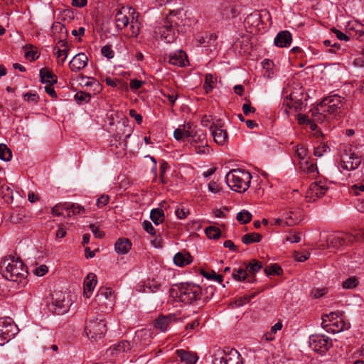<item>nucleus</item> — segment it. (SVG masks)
<instances>
[{
    "label": "nucleus",
    "mask_w": 364,
    "mask_h": 364,
    "mask_svg": "<svg viewBox=\"0 0 364 364\" xmlns=\"http://www.w3.org/2000/svg\"><path fill=\"white\" fill-rule=\"evenodd\" d=\"M202 289L200 286L194 284H181L176 292L178 300L189 304L200 299Z\"/></svg>",
    "instance_id": "nucleus-10"
},
{
    "label": "nucleus",
    "mask_w": 364,
    "mask_h": 364,
    "mask_svg": "<svg viewBox=\"0 0 364 364\" xmlns=\"http://www.w3.org/2000/svg\"><path fill=\"white\" fill-rule=\"evenodd\" d=\"M132 349V346L129 341L124 340L110 346L107 350V355H112L118 358H124L127 355Z\"/></svg>",
    "instance_id": "nucleus-16"
},
{
    "label": "nucleus",
    "mask_w": 364,
    "mask_h": 364,
    "mask_svg": "<svg viewBox=\"0 0 364 364\" xmlns=\"http://www.w3.org/2000/svg\"><path fill=\"white\" fill-rule=\"evenodd\" d=\"M132 248V242L127 238H119L114 244V250L118 255H126Z\"/></svg>",
    "instance_id": "nucleus-27"
},
{
    "label": "nucleus",
    "mask_w": 364,
    "mask_h": 364,
    "mask_svg": "<svg viewBox=\"0 0 364 364\" xmlns=\"http://www.w3.org/2000/svg\"><path fill=\"white\" fill-rule=\"evenodd\" d=\"M261 235L255 232L246 234L242 238V242L245 245H248L253 242H259L261 241Z\"/></svg>",
    "instance_id": "nucleus-37"
},
{
    "label": "nucleus",
    "mask_w": 364,
    "mask_h": 364,
    "mask_svg": "<svg viewBox=\"0 0 364 364\" xmlns=\"http://www.w3.org/2000/svg\"><path fill=\"white\" fill-rule=\"evenodd\" d=\"M187 62V55L182 50L171 52L168 54V63L170 64L179 67H184Z\"/></svg>",
    "instance_id": "nucleus-22"
},
{
    "label": "nucleus",
    "mask_w": 364,
    "mask_h": 364,
    "mask_svg": "<svg viewBox=\"0 0 364 364\" xmlns=\"http://www.w3.org/2000/svg\"><path fill=\"white\" fill-rule=\"evenodd\" d=\"M102 55L107 59H112L114 56V52L109 45L104 46L101 48Z\"/></svg>",
    "instance_id": "nucleus-48"
},
{
    "label": "nucleus",
    "mask_w": 364,
    "mask_h": 364,
    "mask_svg": "<svg viewBox=\"0 0 364 364\" xmlns=\"http://www.w3.org/2000/svg\"><path fill=\"white\" fill-rule=\"evenodd\" d=\"M39 75L41 77V82L43 84L54 85L57 83V76L47 68H41L39 72Z\"/></svg>",
    "instance_id": "nucleus-29"
},
{
    "label": "nucleus",
    "mask_w": 364,
    "mask_h": 364,
    "mask_svg": "<svg viewBox=\"0 0 364 364\" xmlns=\"http://www.w3.org/2000/svg\"><path fill=\"white\" fill-rule=\"evenodd\" d=\"M343 98L338 95H330L317 105L316 112L321 114L323 118L328 115H336L340 112L343 106Z\"/></svg>",
    "instance_id": "nucleus-7"
},
{
    "label": "nucleus",
    "mask_w": 364,
    "mask_h": 364,
    "mask_svg": "<svg viewBox=\"0 0 364 364\" xmlns=\"http://www.w3.org/2000/svg\"><path fill=\"white\" fill-rule=\"evenodd\" d=\"M321 326L327 332L332 333L348 330L350 327V323L340 316L339 312H331L325 315L322 318Z\"/></svg>",
    "instance_id": "nucleus-9"
},
{
    "label": "nucleus",
    "mask_w": 364,
    "mask_h": 364,
    "mask_svg": "<svg viewBox=\"0 0 364 364\" xmlns=\"http://www.w3.org/2000/svg\"><path fill=\"white\" fill-rule=\"evenodd\" d=\"M173 321L174 316L173 315L161 316L155 320L154 326L161 332H166Z\"/></svg>",
    "instance_id": "nucleus-25"
},
{
    "label": "nucleus",
    "mask_w": 364,
    "mask_h": 364,
    "mask_svg": "<svg viewBox=\"0 0 364 364\" xmlns=\"http://www.w3.org/2000/svg\"><path fill=\"white\" fill-rule=\"evenodd\" d=\"M236 218L242 224H246L252 220V214L248 210H242L237 214Z\"/></svg>",
    "instance_id": "nucleus-41"
},
{
    "label": "nucleus",
    "mask_w": 364,
    "mask_h": 364,
    "mask_svg": "<svg viewBox=\"0 0 364 364\" xmlns=\"http://www.w3.org/2000/svg\"><path fill=\"white\" fill-rule=\"evenodd\" d=\"M297 120H298V123L300 124V125H306L307 126L310 122L311 121H312L311 119H309V117L305 114H298L297 116Z\"/></svg>",
    "instance_id": "nucleus-60"
},
{
    "label": "nucleus",
    "mask_w": 364,
    "mask_h": 364,
    "mask_svg": "<svg viewBox=\"0 0 364 364\" xmlns=\"http://www.w3.org/2000/svg\"><path fill=\"white\" fill-rule=\"evenodd\" d=\"M205 232L210 239H218L220 237L221 232L219 228L215 226H209L205 228Z\"/></svg>",
    "instance_id": "nucleus-42"
},
{
    "label": "nucleus",
    "mask_w": 364,
    "mask_h": 364,
    "mask_svg": "<svg viewBox=\"0 0 364 364\" xmlns=\"http://www.w3.org/2000/svg\"><path fill=\"white\" fill-rule=\"evenodd\" d=\"M295 154L299 162L306 160L309 158L307 149L302 145H298L295 149Z\"/></svg>",
    "instance_id": "nucleus-39"
},
{
    "label": "nucleus",
    "mask_w": 364,
    "mask_h": 364,
    "mask_svg": "<svg viewBox=\"0 0 364 364\" xmlns=\"http://www.w3.org/2000/svg\"><path fill=\"white\" fill-rule=\"evenodd\" d=\"M364 241V229L354 233L338 232L327 237L326 247L332 250H340L353 244L355 241Z\"/></svg>",
    "instance_id": "nucleus-5"
},
{
    "label": "nucleus",
    "mask_w": 364,
    "mask_h": 364,
    "mask_svg": "<svg viewBox=\"0 0 364 364\" xmlns=\"http://www.w3.org/2000/svg\"><path fill=\"white\" fill-rule=\"evenodd\" d=\"M53 306L56 314L63 315L68 311L70 301L64 293L58 291L53 295Z\"/></svg>",
    "instance_id": "nucleus-14"
},
{
    "label": "nucleus",
    "mask_w": 364,
    "mask_h": 364,
    "mask_svg": "<svg viewBox=\"0 0 364 364\" xmlns=\"http://www.w3.org/2000/svg\"><path fill=\"white\" fill-rule=\"evenodd\" d=\"M195 151L198 154H208L210 153V149L208 148V143L206 144H198L193 146Z\"/></svg>",
    "instance_id": "nucleus-50"
},
{
    "label": "nucleus",
    "mask_w": 364,
    "mask_h": 364,
    "mask_svg": "<svg viewBox=\"0 0 364 364\" xmlns=\"http://www.w3.org/2000/svg\"><path fill=\"white\" fill-rule=\"evenodd\" d=\"M327 189L326 182L320 181L312 183L306 192V198L309 202L315 201L317 198L322 197Z\"/></svg>",
    "instance_id": "nucleus-15"
},
{
    "label": "nucleus",
    "mask_w": 364,
    "mask_h": 364,
    "mask_svg": "<svg viewBox=\"0 0 364 364\" xmlns=\"http://www.w3.org/2000/svg\"><path fill=\"white\" fill-rule=\"evenodd\" d=\"M283 327L282 323L281 321L277 322L274 326H272L270 331L265 334L263 335L262 339L266 341H272L275 339L274 335L279 331L282 330Z\"/></svg>",
    "instance_id": "nucleus-33"
},
{
    "label": "nucleus",
    "mask_w": 364,
    "mask_h": 364,
    "mask_svg": "<svg viewBox=\"0 0 364 364\" xmlns=\"http://www.w3.org/2000/svg\"><path fill=\"white\" fill-rule=\"evenodd\" d=\"M286 240L291 243H298L301 241L300 233L290 234L288 237H287Z\"/></svg>",
    "instance_id": "nucleus-64"
},
{
    "label": "nucleus",
    "mask_w": 364,
    "mask_h": 364,
    "mask_svg": "<svg viewBox=\"0 0 364 364\" xmlns=\"http://www.w3.org/2000/svg\"><path fill=\"white\" fill-rule=\"evenodd\" d=\"M217 36L215 33H206L205 36H198L196 38L198 46L204 45L208 47H215L217 44Z\"/></svg>",
    "instance_id": "nucleus-26"
},
{
    "label": "nucleus",
    "mask_w": 364,
    "mask_h": 364,
    "mask_svg": "<svg viewBox=\"0 0 364 364\" xmlns=\"http://www.w3.org/2000/svg\"><path fill=\"white\" fill-rule=\"evenodd\" d=\"M90 229L97 238H102L105 234L102 231H101L97 226H96L95 224H91L90 225Z\"/></svg>",
    "instance_id": "nucleus-61"
},
{
    "label": "nucleus",
    "mask_w": 364,
    "mask_h": 364,
    "mask_svg": "<svg viewBox=\"0 0 364 364\" xmlns=\"http://www.w3.org/2000/svg\"><path fill=\"white\" fill-rule=\"evenodd\" d=\"M215 82L216 77H214L213 75L208 74L205 75L203 89L205 90L206 93H209L213 90Z\"/></svg>",
    "instance_id": "nucleus-38"
},
{
    "label": "nucleus",
    "mask_w": 364,
    "mask_h": 364,
    "mask_svg": "<svg viewBox=\"0 0 364 364\" xmlns=\"http://www.w3.org/2000/svg\"><path fill=\"white\" fill-rule=\"evenodd\" d=\"M213 364H243L242 358L237 350H230L229 352L221 353L215 355Z\"/></svg>",
    "instance_id": "nucleus-13"
},
{
    "label": "nucleus",
    "mask_w": 364,
    "mask_h": 364,
    "mask_svg": "<svg viewBox=\"0 0 364 364\" xmlns=\"http://www.w3.org/2000/svg\"><path fill=\"white\" fill-rule=\"evenodd\" d=\"M24 100L28 102L37 103L38 101V96L36 93L27 92L23 95Z\"/></svg>",
    "instance_id": "nucleus-62"
},
{
    "label": "nucleus",
    "mask_w": 364,
    "mask_h": 364,
    "mask_svg": "<svg viewBox=\"0 0 364 364\" xmlns=\"http://www.w3.org/2000/svg\"><path fill=\"white\" fill-rule=\"evenodd\" d=\"M142 226H143L144 230L147 233H149V234H150L151 235H156V230L153 227V225L151 223V222L147 221V220H144L143 222V223H142Z\"/></svg>",
    "instance_id": "nucleus-56"
},
{
    "label": "nucleus",
    "mask_w": 364,
    "mask_h": 364,
    "mask_svg": "<svg viewBox=\"0 0 364 364\" xmlns=\"http://www.w3.org/2000/svg\"><path fill=\"white\" fill-rule=\"evenodd\" d=\"M284 223L287 226L299 224L304 218L303 210L300 208L291 207L284 213Z\"/></svg>",
    "instance_id": "nucleus-17"
},
{
    "label": "nucleus",
    "mask_w": 364,
    "mask_h": 364,
    "mask_svg": "<svg viewBox=\"0 0 364 364\" xmlns=\"http://www.w3.org/2000/svg\"><path fill=\"white\" fill-rule=\"evenodd\" d=\"M363 192H364V184L363 183L354 184L350 188V193L351 194L358 196Z\"/></svg>",
    "instance_id": "nucleus-51"
},
{
    "label": "nucleus",
    "mask_w": 364,
    "mask_h": 364,
    "mask_svg": "<svg viewBox=\"0 0 364 364\" xmlns=\"http://www.w3.org/2000/svg\"><path fill=\"white\" fill-rule=\"evenodd\" d=\"M48 267L45 264H42V265H40L39 267H37L34 269L33 272L36 276L42 277V276L45 275L48 272Z\"/></svg>",
    "instance_id": "nucleus-59"
},
{
    "label": "nucleus",
    "mask_w": 364,
    "mask_h": 364,
    "mask_svg": "<svg viewBox=\"0 0 364 364\" xmlns=\"http://www.w3.org/2000/svg\"><path fill=\"white\" fill-rule=\"evenodd\" d=\"M129 15L124 14L122 10H118L114 15L115 28L119 31L130 24L132 37H136L140 33L141 23L139 22V13L135 9L129 7Z\"/></svg>",
    "instance_id": "nucleus-4"
},
{
    "label": "nucleus",
    "mask_w": 364,
    "mask_h": 364,
    "mask_svg": "<svg viewBox=\"0 0 364 364\" xmlns=\"http://www.w3.org/2000/svg\"><path fill=\"white\" fill-rule=\"evenodd\" d=\"M208 191L213 193H218L221 191V188L215 181H210L208 185Z\"/></svg>",
    "instance_id": "nucleus-63"
},
{
    "label": "nucleus",
    "mask_w": 364,
    "mask_h": 364,
    "mask_svg": "<svg viewBox=\"0 0 364 364\" xmlns=\"http://www.w3.org/2000/svg\"><path fill=\"white\" fill-rule=\"evenodd\" d=\"M174 139L177 141L186 140L193 147L198 144H206V134L203 130L188 122L174 130Z\"/></svg>",
    "instance_id": "nucleus-3"
},
{
    "label": "nucleus",
    "mask_w": 364,
    "mask_h": 364,
    "mask_svg": "<svg viewBox=\"0 0 364 364\" xmlns=\"http://www.w3.org/2000/svg\"><path fill=\"white\" fill-rule=\"evenodd\" d=\"M109 201V196L108 195H102L96 202L97 208H102L105 207Z\"/></svg>",
    "instance_id": "nucleus-55"
},
{
    "label": "nucleus",
    "mask_w": 364,
    "mask_h": 364,
    "mask_svg": "<svg viewBox=\"0 0 364 364\" xmlns=\"http://www.w3.org/2000/svg\"><path fill=\"white\" fill-rule=\"evenodd\" d=\"M350 262L353 268L358 267V265L364 264V253L363 251L359 250L354 252L350 257Z\"/></svg>",
    "instance_id": "nucleus-35"
},
{
    "label": "nucleus",
    "mask_w": 364,
    "mask_h": 364,
    "mask_svg": "<svg viewBox=\"0 0 364 364\" xmlns=\"http://www.w3.org/2000/svg\"><path fill=\"white\" fill-rule=\"evenodd\" d=\"M174 264L178 267H183L191 263V256L187 252H178L173 257Z\"/></svg>",
    "instance_id": "nucleus-31"
},
{
    "label": "nucleus",
    "mask_w": 364,
    "mask_h": 364,
    "mask_svg": "<svg viewBox=\"0 0 364 364\" xmlns=\"http://www.w3.org/2000/svg\"><path fill=\"white\" fill-rule=\"evenodd\" d=\"M291 42V35L289 31L279 32L274 38V44L281 48L288 47Z\"/></svg>",
    "instance_id": "nucleus-28"
},
{
    "label": "nucleus",
    "mask_w": 364,
    "mask_h": 364,
    "mask_svg": "<svg viewBox=\"0 0 364 364\" xmlns=\"http://www.w3.org/2000/svg\"><path fill=\"white\" fill-rule=\"evenodd\" d=\"M312 121L307 125V127L311 129V131H315L317 129V125L316 122H322L323 120V117L318 114L317 112L312 113Z\"/></svg>",
    "instance_id": "nucleus-45"
},
{
    "label": "nucleus",
    "mask_w": 364,
    "mask_h": 364,
    "mask_svg": "<svg viewBox=\"0 0 364 364\" xmlns=\"http://www.w3.org/2000/svg\"><path fill=\"white\" fill-rule=\"evenodd\" d=\"M0 269L6 279L21 284L23 286L26 284L28 270L19 258L4 259L0 265Z\"/></svg>",
    "instance_id": "nucleus-1"
},
{
    "label": "nucleus",
    "mask_w": 364,
    "mask_h": 364,
    "mask_svg": "<svg viewBox=\"0 0 364 364\" xmlns=\"http://www.w3.org/2000/svg\"><path fill=\"white\" fill-rule=\"evenodd\" d=\"M85 330L87 337L92 341H97L102 338L107 330L104 315L98 314L90 318Z\"/></svg>",
    "instance_id": "nucleus-8"
},
{
    "label": "nucleus",
    "mask_w": 364,
    "mask_h": 364,
    "mask_svg": "<svg viewBox=\"0 0 364 364\" xmlns=\"http://www.w3.org/2000/svg\"><path fill=\"white\" fill-rule=\"evenodd\" d=\"M232 276L235 280L245 281L248 277L247 269L238 268L234 269Z\"/></svg>",
    "instance_id": "nucleus-43"
},
{
    "label": "nucleus",
    "mask_w": 364,
    "mask_h": 364,
    "mask_svg": "<svg viewBox=\"0 0 364 364\" xmlns=\"http://www.w3.org/2000/svg\"><path fill=\"white\" fill-rule=\"evenodd\" d=\"M299 167L302 171L306 173H314L318 172L316 164L313 162L312 159L309 157L304 161L299 162Z\"/></svg>",
    "instance_id": "nucleus-32"
},
{
    "label": "nucleus",
    "mask_w": 364,
    "mask_h": 364,
    "mask_svg": "<svg viewBox=\"0 0 364 364\" xmlns=\"http://www.w3.org/2000/svg\"><path fill=\"white\" fill-rule=\"evenodd\" d=\"M90 98H91V96L90 94H87V93H85L83 92H77L75 95V100L78 103H82L83 102H88L90 101Z\"/></svg>",
    "instance_id": "nucleus-49"
},
{
    "label": "nucleus",
    "mask_w": 364,
    "mask_h": 364,
    "mask_svg": "<svg viewBox=\"0 0 364 364\" xmlns=\"http://www.w3.org/2000/svg\"><path fill=\"white\" fill-rule=\"evenodd\" d=\"M183 14L181 11H171L160 23L156 30L161 38L166 43H170L176 39V28L182 22Z\"/></svg>",
    "instance_id": "nucleus-2"
},
{
    "label": "nucleus",
    "mask_w": 364,
    "mask_h": 364,
    "mask_svg": "<svg viewBox=\"0 0 364 364\" xmlns=\"http://www.w3.org/2000/svg\"><path fill=\"white\" fill-rule=\"evenodd\" d=\"M88 62L87 55L83 53L76 54L70 61L69 68L73 72H79L85 68Z\"/></svg>",
    "instance_id": "nucleus-20"
},
{
    "label": "nucleus",
    "mask_w": 364,
    "mask_h": 364,
    "mask_svg": "<svg viewBox=\"0 0 364 364\" xmlns=\"http://www.w3.org/2000/svg\"><path fill=\"white\" fill-rule=\"evenodd\" d=\"M115 296L109 288H101L92 302V306L97 305L101 312L111 311L114 305Z\"/></svg>",
    "instance_id": "nucleus-11"
},
{
    "label": "nucleus",
    "mask_w": 364,
    "mask_h": 364,
    "mask_svg": "<svg viewBox=\"0 0 364 364\" xmlns=\"http://www.w3.org/2000/svg\"><path fill=\"white\" fill-rule=\"evenodd\" d=\"M360 158L354 153H346L341 156V166L344 170H355L360 166Z\"/></svg>",
    "instance_id": "nucleus-19"
},
{
    "label": "nucleus",
    "mask_w": 364,
    "mask_h": 364,
    "mask_svg": "<svg viewBox=\"0 0 364 364\" xmlns=\"http://www.w3.org/2000/svg\"><path fill=\"white\" fill-rule=\"evenodd\" d=\"M282 269L277 265L269 266L265 268V272L269 274H279Z\"/></svg>",
    "instance_id": "nucleus-58"
},
{
    "label": "nucleus",
    "mask_w": 364,
    "mask_h": 364,
    "mask_svg": "<svg viewBox=\"0 0 364 364\" xmlns=\"http://www.w3.org/2000/svg\"><path fill=\"white\" fill-rule=\"evenodd\" d=\"M150 218L156 225L162 223L164 220V210L159 208H154L151 210L150 213Z\"/></svg>",
    "instance_id": "nucleus-34"
},
{
    "label": "nucleus",
    "mask_w": 364,
    "mask_h": 364,
    "mask_svg": "<svg viewBox=\"0 0 364 364\" xmlns=\"http://www.w3.org/2000/svg\"><path fill=\"white\" fill-rule=\"evenodd\" d=\"M144 84V81L139 80L137 79H132L130 81L129 87L132 91H136L139 89Z\"/></svg>",
    "instance_id": "nucleus-57"
},
{
    "label": "nucleus",
    "mask_w": 364,
    "mask_h": 364,
    "mask_svg": "<svg viewBox=\"0 0 364 364\" xmlns=\"http://www.w3.org/2000/svg\"><path fill=\"white\" fill-rule=\"evenodd\" d=\"M18 332V328L11 318H0V335L6 336V339H11Z\"/></svg>",
    "instance_id": "nucleus-18"
},
{
    "label": "nucleus",
    "mask_w": 364,
    "mask_h": 364,
    "mask_svg": "<svg viewBox=\"0 0 364 364\" xmlns=\"http://www.w3.org/2000/svg\"><path fill=\"white\" fill-rule=\"evenodd\" d=\"M309 346L314 351L323 354L331 348L332 341L325 335L315 334L309 337Z\"/></svg>",
    "instance_id": "nucleus-12"
},
{
    "label": "nucleus",
    "mask_w": 364,
    "mask_h": 364,
    "mask_svg": "<svg viewBox=\"0 0 364 364\" xmlns=\"http://www.w3.org/2000/svg\"><path fill=\"white\" fill-rule=\"evenodd\" d=\"M59 43H60V48H54V55L58 59V63L63 65L68 55L70 46L67 42L63 41H59Z\"/></svg>",
    "instance_id": "nucleus-24"
},
{
    "label": "nucleus",
    "mask_w": 364,
    "mask_h": 364,
    "mask_svg": "<svg viewBox=\"0 0 364 364\" xmlns=\"http://www.w3.org/2000/svg\"><path fill=\"white\" fill-rule=\"evenodd\" d=\"M176 353L181 361L186 364H196L198 360V357L195 354L183 349L178 350Z\"/></svg>",
    "instance_id": "nucleus-30"
},
{
    "label": "nucleus",
    "mask_w": 364,
    "mask_h": 364,
    "mask_svg": "<svg viewBox=\"0 0 364 364\" xmlns=\"http://www.w3.org/2000/svg\"><path fill=\"white\" fill-rule=\"evenodd\" d=\"M210 129L212 133L213 139L218 145H224L228 141L227 131L222 128L221 126L213 124Z\"/></svg>",
    "instance_id": "nucleus-21"
},
{
    "label": "nucleus",
    "mask_w": 364,
    "mask_h": 364,
    "mask_svg": "<svg viewBox=\"0 0 364 364\" xmlns=\"http://www.w3.org/2000/svg\"><path fill=\"white\" fill-rule=\"evenodd\" d=\"M97 277L94 273H89L84 280L83 295L86 298H90L97 284Z\"/></svg>",
    "instance_id": "nucleus-23"
},
{
    "label": "nucleus",
    "mask_w": 364,
    "mask_h": 364,
    "mask_svg": "<svg viewBox=\"0 0 364 364\" xmlns=\"http://www.w3.org/2000/svg\"><path fill=\"white\" fill-rule=\"evenodd\" d=\"M256 293H253L249 295H245L244 296L240 297L235 301V304L237 306H242L250 302L252 299L254 298L256 296Z\"/></svg>",
    "instance_id": "nucleus-47"
},
{
    "label": "nucleus",
    "mask_w": 364,
    "mask_h": 364,
    "mask_svg": "<svg viewBox=\"0 0 364 364\" xmlns=\"http://www.w3.org/2000/svg\"><path fill=\"white\" fill-rule=\"evenodd\" d=\"M12 158L11 150L4 144H0V159L9 161Z\"/></svg>",
    "instance_id": "nucleus-40"
},
{
    "label": "nucleus",
    "mask_w": 364,
    "mask_h": 364,
    "mask_svg": "<svg viewBox=\"0 0 364 364\" xmlns=\"http://www.w3.org/2000/svg\"><path fill=\"white\" fill-rule=\"evenodd\" d=\"M189 213V210L188 208H177L175 210V214L176 215V217L180 219V220H183V219H185L187 215H188Z\"/></svg>",
    "instance_id": "nucleus-52"
},
{
    "label": "nucleus",
    "mask_w": 364,
    "mask_h": 364,
    "mask_svg": "<svg viewBox=\"0 0 364 364\" xmlns=\"http://www.w3.org/2000/svg\"><path fill=\"white\" fill-rule=\"evenodd\" d=\"M262 267V263L257 260H253L247 265L246 269L247 272L254 275L259 272Z\"/></svg>",
    "instance_id": "nucleus-44"
},
{
    "label": "nucleus",
    "mask_w": 364,
    "mask_h": 364,
    "mask_svg": "<svg viewBox=\"0 0 364 364\" xmlns=\"http://www.w3.org/2000/svg\"><path fill=\"white\" fill-rule=\"evenodd\" d=\"M1 193L6 203H11L13 201V191L9 186L6 184L2 185L1 187Z\"/></svg>",
    "instance_id": "nucleus-36"
},
{
    "label": "nucleus",
    "mask_w": 364,
    "mask_h": 364,
    "mask_svg": "<svg viewBox=\"0 0 364 364\" xmlns=\"http://www.w3.org/2000/svg\"><path fill=\"white\" fill-rule=\"evenodd\" d=\"M227 185L232 191L238 193L245 192L250 187L252 176L243 169H232L225 177Z\"/></svg>",
    "instance_id": "nucleus-6"
},
{
    "label": "nucleus",
    "mask_w": 364,
    "mask_h": 364,
    "mask_svg": "<svg viewBox=\"0 0 364 364\" xmlns=\"http://www.w3.org/2000/svg\"><path fill=\"white\" fill-rule=\"evenodd\" d=\"M358 281L355 277H349L343 282V287L346 289H351L357 287Z\"/></svg>",
    "instance_id": "nucleus-46"
},
{
    "label": "nucleus",
    "mask_w": 364,
    "mask_h": 364,
    "mask_svg": "<svg viewBox=\"0 0 364 364\" xmlns=\"http://www.w3.org/2000/svg\"><path fill=\"white\" fill-rule=\"evenodd\" d=\"M310 253L308 252H296L294 254V259L298 262H305L309 259Z\"/></svg>",
    "instance_id": "nucleus-54"
},
{
    "label": "nucleus",
    "mask_w": 364,
    "mask_h": 364,
    "mask_svg": "<svg viewBox=\"0 0 364 364\" xmlns=\"http://www.w3.org/2000/svg\"><path fill=\"white\" fill-rule=\"evenodd\" d=\"M329 151V147L326 144H321L314 149V155L317 157H321L324 153Z\"/></svg>",
    "instance_id": "nucleus-53"
}]
</instances>
